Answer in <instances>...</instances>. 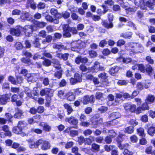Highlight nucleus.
I'll use <instances>...</instances> for the list:
<instances>
[{"mask_svg":"<svg viewBox=\"0 0 155 155\" xmlns=\"http://www.w3.org/2000/svg\"><path fill=\"white\" fill-rule=\"evenodd\" d=\"M24 94V91L21 92L18 95L14 94L12 96V94L10 93L3 94L0 96V103L2 105H5L10 100L11 98V101L12 103H15L18 107L21 106L23 102L21 100H18V97L19 96L20 99H23Z\"/></svg>","mask_w":155,"mask_h":155,"instance_id":"nucleus-1","label":"nucleus"},{"mask_svg":"<svg viewBox=\"0 0 155 155\" xmlns=\"http://www.w3.org/2000/svg\"><path fill=\"white\" fill-rule=\"evenodd\" d=\"M63 36L64 38H69L71 36V34L75 35L78 33L76 28L70 27L68 24H64L62 27Z\"/></svg>","mask_w":155,"mask_h":155,"instance_id":"nucleus-2","label":"nucleus"},{"mask_svg":"<svg viewBox=\"0 0 155 155\" xmlns=\"http://www.w3.org/2000/svg\"><path fill=\"white\" fill-rule=\"evenodd\" d=\"M100 117L99 114H96L91 118L90 121L92 128L96 129L97 127L99 125L102 124L103 119L100 118Z\"/></svg>","mask_w":155,"mask_h":155,"instance_id":"nucleus-3","label":"nucleus"},{"mask_svg":"<svg viewBox=\"0 0 155 155\" xmlns=\"http://www.w3.org/2000/svg\"><path fill=\"white\" fill-rule=\"evenodd\" d=\"M35 144L37 147L39 145H41V148L43 150H49L51 147V145L50 143L48 141L44 140L42 139H40L37 140L34 145L31 144V146L35 147Z\"/></svg>","mask_w":155,"mask_h":155,"instance_id":"nucleus-4","label":"nucleus"},{"mask_svg":"<svg viewBox=\"0 0 155 155\" xmlns=\"http://www.w3.org/2000/svg\"><path fill=\"white\" fill-rule=\"evenodd\" d=\"M146 0H140L139 5L141 9L142 10L147 9V7H148L150 9L153 8V2L150 0H149L145 2Z\"/></svg>","mask_w":155,"mask_h":155,"instance_id":"nucleus-5","label":"nucleus"},{"mask_svg":"<svg viewBox=\"0 0 155 155\" xmlns=\"http://www.w3.org/2000/svg\"><path fill=\"white\" fill-rule=\"evenodd\" d=\"M12 131L13 132L16 134H20L22 136H25L26 134H28L30 132L29 128H27L26 130L24 131L21 129V128L18 127L17 125L13 127L12 128Z\"/></svg>","mask_w":155,"mask_h":155,"instance_id":"nucleus-6","label":"nucleus"},{"mask_svg":"<svg viewBox=\"0 0 155 155\" xmlns=\"http://www.w3.org/2000/svg\"><path fill=\"white\" fill-rule=\"evenodd\" d=\"M2 130L4 132H0V137L2 138L4 137V135L5 136L10 137L12 136V133L10 131L9 126L7 125H4L2 127Z\"/></svg>","mask_w":155,"mask_h":155,"instance_id":"nucleus-7","label":"nucleus"},{"mask_svg":"<svg viewBox=\"0 0 155 155\" xmlns=\"http://www.w3.org/2000/svg\"><path fill=\"white\" fill-rule=\"evenodd\" d=\"M22 28V30L26 37H30L32 35L34 31V27L32 25H26Z\"/></svg>","mask_w":155,"mask_h":155,"instance_id":"nucleus-8","label":"nucleus"},{"mask_svg":"<svg viewBox=\"0 0 155 155\" xmlns=\"http://www.w3.org/2000/svg\"><path fill=\"white\" fill-rule=\"evenodd\" d=\"M65 121L68 122L70 124L72 125V126H71V128L75 129L78 128V120L74 117L71 116L70 117H67L65 119Z\"/></svg>","mask_w":155,"mask_h":155,"instance_id":"nucleus-9","label":"nucleus"},{"mask_svg":"<svg viewBox=\"0 0 155 155\" xmlns=\"http://www.w3.org/2000/svg\"><path fill=\"white\" fill-rule=\"evenodd\" d=\"M124 107L125 111L131 113H134L136 108V105L132 104L128 102L124 104Z\"/></svg>","mask_w":155,"mask_h":155,"instance_id":"nucleus-10","label":"nucleus"},{"mask_svg":"<svg viewBox=\"0 0 155 155\" xmlns=\"http://www.w3.org/2000/svg\"><path fill=\"white\" fill-rule=\"evenodd\" d=\"M52 91V89L46 87L40 91V94L42 96L45 95V98L51 97L53 95Z\"/></svg>","mask_w":155,"mask_h":155,"instance_id":"nucleus-11","label":"nucleus"},{"mask_svg":"<svg viewBox=\"0 0 155 155\" xmlns=\"http://www.w3.org/2000/svg\"><path fill=\"white\" fill-rule=\"evenodd\" d=\"M22 27L20 25H18L15 28H11L10 30V33L12 35L19 36L21 34Z\"/></svg>","mask_w":155,"mask_h":155,"instance_id":"nucleus-12","label":"nucleus"},{"mask_svg":"<svg viewBox=\"0 0 155 155\" xmlns=\"http://www.w3.org/2000/svg\"><path fill=\"white\" fill-rule=\"evenodd\" d=\"M94 101V97L93 95H91L90 96L86 95L83 97L82 103L83 104L86 105L89 103H93Z\"/></svg>","mask_w":155,"mask_h":155,"instance_id":"nucleus-13","label":"nucleus"},{"mask_svg":"<svg viewBox=\"0 0 155 155\" xmlns=\"http://www.w3.org/2000/svg\"><path fill=\"white\" fill-rule=\"evenodd\" d=\"M125 46L126 50L130 51V55H134L136 53L135 50L134 49V45L133 43L128 42L125 45Z\"/></svg>","mask_w":155,"mask_h":155,"instance_id":"nucleus-14","label":"nucleus"},{"mask_svg":"<svg viewBox=\"0 0 155 155\" xmlns=\"http://www.w3.org/2000/svg\"><path fill=\"white\" fill-rule=\"evenodd\" d=\"M39 125L42 128V130L45 132H50L51 130V127L46 122H41Z\"/></svg>","mask_w":155,"mask_h":155,"instance_id":"nucleus-15","label":"nucleus"},{"mask_svg":"<svg viewBox=\"0 0 155 155\" xmlns=\"http://www.w3.org/2000/svg\"><path fill=\"white\" fill-rule=\"evenodd\" d=\"M24 112L22 110L18 107L16 109V112L14 114L13 117L15 118L18 119H21L23 116Z\"/></svg>","mask_w":155,"mask_h":155,"instance_id":"nucleus-16","label":"nucleus"},{"mask_svg":"<svg viewBox=\"0 0 155 155\" xmlns=\"http://www.w3.org/2000/svg\"><path fill=\"white\" fill-rule=\"evenodd\" d=\"M101 24L103 26L107 29L112 28L114 27V24L112 22H109L106 20H104L101 22Z\"/></svg>","mask_w":155,"mask_h":155,"instance_id":"nucleus-17","label":"nucleus"},{"mask_svg":"<svg viewBox=\"0 0 155 155\" xmlns=\"http://www.w3.org/2000/svg\"><path fill=\"white\" fill-rule=\"evenodd\" d=\"M155 101V97L154 95L149 94L146 97L145 101L150 104H153Z\"/></svg>","mask_w":155,"mask_h":155,"instance_id":"nucleus-18","label":"nucleus"},{"mask_svg":"<svg viewBox=\"0 0 155 155\" xmlns=\"http://www.w3.org/2000/svg\"><path fill=\"white\" fill-rule=\"evenodd\" d=\"M30 58L22 57L21 59V62L27 65L30 66L33 65V63Z\"/></svg>","mask_w":155,"mask_h":155,"instance_id":"nucleus-19","label":"nucleus"},{"mask_svg":"<svg viewBox=\"0 0 155 155\" xmlns=\"http://www.w3.org/2000/svg\"><path fill=\"white\" fill-rule=\"evenodd\" d=\"M147 126L148 127L147 130V134L150 136H153L155 134V127L153 125L150 126H148V124Z\"/></svg>","mask_w":155,"mask_h":155,"instance_id":"nucleus-20","label":"nucleus"},{"mask_svg":"<svg viewBox=\"0 0 155 155\" xmlns=\"http://www.w3.org/2000/svg\"><path fill=\"white\" fill-rule=\"evenodd\" d=\"M133 33L131 31H127L122 33L120 35V37L130 39L132 37Z\"/></svg>","mask_w":155,"mask_h":155,"instance_id":"nucleus-21","label":"nucleus"},{"mask_svg":"<svg viewBox=\"0 0 155 155\" xmlns=\"http://www.w3.org/2000/svg\"><path fill=\"white\" fill-rule=\"evenodd\" d=\"M63 107L67 110V115H69L73 111L72 108L69 104L65 103L63 104Z\"/></svg>","mask_w":155,"mask_h":155,"instance_id":"nucleus-22","label":"nucleus"},{"mask_svg":"<svg viewBox=\"0 0 155 155\" xmlns=\"http://www.w3.org/2000/svg\"><path fill=\"white\" fill-rule=\"evenodd\" d=\"M137 134L140 137H145L146 134L145 133L144 129L142 127L138 128L137 129Z\"/></svg>","mask_w":155,"mask_h":155,"instance_id":"nucleus-23","label":"nucleus"},{"mask_svg":"<svg viewBox=\"0 0 155 155\" xmlns=\"http://www.w3.org/2000/svg\"><path fill=\"white\" fill-rule=\"evenodd\" d=\"M58 70H59L56 71L54 72V76L57 78L58 79H60L62 78L63 71L61 69Z\"/></svg>","mask_w":155,"mask_h":155,"instance_id":"nucleus-24","label":"nucleus"},{"mask_svg":"<svg viewBox=\"0 0 155 155\" xmlns=\"http://www.w3.org/2000/svg\"><path fill=\"white\" fill-rule=\"evenodd\" d=\"M125 135L122 134H120L117 137L116 141L117 142L118 147L121 144V142L123 141V137Z\"/></svg>","mask_w":155,"mask_h":155,"instance_id":"nucleus-25","label":"nucleus"},{"mask_svg":"<svg viewBox=\"0 0 155 155\" xmlns=\"http://www.w3.org/2000/svg\"><path fill=\"white\" fill-rule=\"evenodd\" d=\"M18 127L21 128V129L24 131V130H27V128L26 129H25L24 128L26 127L27 124L24 120H20L18 122L17 124Z\"/></svg>","mask_w":155,"mask_h":155,"instance_id":"nucleus-26","label":"nucleus"},{"mask_svg":"<svg viewBox=\"0 0 155 155\" xmlns=\"http://www.w3.org/2000/svg\"><path fill=\"white\" fill-rule=\"evenodd\" d=\"M119 71V68L117 66H114L111 67L109 71V73L112 75L114 74L117 73Z\"/></svg>","mask_w":155,"mask_h":155,"instance_id":"nucleus-27","label":"nucleus"},{"mask_svg":"<svg viewBox=\"0 0 155 155\" xmlns=\"http://www.w3.org/2000/svg\"><path fill=\"white\" fill-rule=\"evenodd\" d=\"M94 137L92 136H90L89 137L85 138L84 144L91 145L92 141L94 140Z\"/></svg>","mask_w":155,"mask_h":155,"instance_id":"nucleus-28","label":"nucleus"},{"mask_svg":"<svg viewBox=\"0 0 155 155\" xmlns=\"http://www.w3.org/2000/svg\"><path fill=\"white\" fill-rule=\"evenodd\" d=\"M99 63L98 61H95L94 63V65L91 68V70L93 72H97L99 71L98 70Z\"/></svg>","mask_w":155,"mask_h":155,"instance_id":"nucleus-29","label":"nucleus"},{"mask_svg":"<svg viewBox=\"0 0 155 155\" xmlns=\"http://www.w3.org/2000/svg\"><path fill=\"white\" fill-rule=\"evenodd\" d=\"M67 99L70 101H74L75 97L74 93L72 92H68L66 95Z\"/></svg>","mask_w":155,"mask_h":155,"instance_id":"nucleus-30","label":"nucleus"},{"mask_svg":"<svg viewBox=\"0 0 155 155\" xmlns=\"http://www.w3.org/2000/svg\"><path fill=\"white\" fill-rule=\"evenodd\" d=\"M10 89L9 84L5 82L2 85V89L3 92H6L7 91H9Z\"/></svg>","mask_w":155,"mask_h":155,"instance_id":"nucleus-31","label":"nucleus"},{"mask_svg":"<svg viewBox=\"0 0 155 155\" xmlns=\"http://www.w3.org/2000/svg\"><path fill=\"white\" fill-rule=\"evenodd\" d=\"M152 147L151 146H149L147 147L145 149V152L147 154H152V155H153V154H154L155 155V150L153 151H152Z\"/></svg>","mask_w":155,"mask_h":155,"instance_id":"nucleus-32","label":"nucleus"},{"mask_svg":"<svg viewBox=\"0 0 155 155\" xmlns=\"http://www.w3.org/2000/svg\"><path fill=\"white\" fill-rule=\"evenodd\" d=\"M5 117L7 121H8V123H13V120H12L13 116L11 114L9 113H6L5 114Z\"/></svg>","mask_w":155,"mask_h":155,"instance_id":"nucleus-33","label":"nucleus"},{"mask_svg":"<svg viewBox=\"0 0 155 155\" xmlns=\"http://www.w3.org/2000/svg\"><path fill=\"white\" fill-rule=\"evenodd\" d=\"M14 47L17 50H21L23 49L24 47L21 42L17 41L15 44Z\"/></svg>","mask_w":155,"mask_h":155,"instance_id":"nucleus-34","label":"nucleus"},{"mask_svg":"<svg viewBox=\"0 0 155 155\" xmlns=\"http://www.w3.org/2000/svg\"><path fill=\"white\" fill-rule=\"evenodd\" d=\"M134 128L133 126H129L125 128L124 132L126 133L131 134L134 132Z\"/></svg>","mask_w":155,"mask_h":155,"instance_id":"nucleus-35","label":"nucleus"},{"mask_svg":"<svg viewBox=\"0 0 155 155\" xmlns=\"http://www.w3.org/2000/svg\"><path fill=\"white\" fill-rule=\"evenodd\" d=\"M45 39L42 41V43L45 44L46 43H50L53 39L52 36L51 35H48L46 36Z\"/></svg>","mask_w":155,"mask_h":155,"instance_id":"nucleus-36","label":"nucleus"},{"mask_svg":"<svg viewBox=\"0 0 155 155\" xmlns=\"http://www.w3.org/2000/svg\"><path fill=\"white\" fill-rule=\"evenodd\" d=\"M21 54L22 56H24L25 58H31L32 55L31 53L28 51L26 50H24L22 52Z\"/></svg>","mask_w":155,"mask_h":155,"instance_id":"nucleus-37","label":"nucleus"},{"mask_svg":"<svg viewBox=\"0 0 155 155\" xmlns=\"http://www.w3.org/2000/svg\"><path fill=\"white\" fill-rule=\"evenodd\" d=\"M45 18L47 21H49L51 23H54L55 24L56 19H54L52 16L49 15H46L45 16Z\"/></svg>","mask_w":155,"mask_h":155,"instance_id":"nucleus-38","label":"nucleus"},{"mask_svg":"<svg viewBox=\"0 0 155 155\" xmlns=\"http://www.w3.org/2000/svg\"><path fill=\"white\" fill-rule=\"evenodd\" d=\"M53 17L54 18V19L57 20L56 21L55 24H58L59 22V19L61 18V13L58 12V11L57 12H56V13L53 16Z\"/></svg>","mask_w":155,"mask_h":155,"instance_id":"nucleus-39","label":"nucleus"},{"mask_svg":"<svg viewBox=\"0 0 155 155\" xmlns=\"http://www.w3.org/2000/svg\"><path fill=\"white\" fill-rule=\"evenodd\" d=\"M40 39L39 38H36L33 41V43L35 48H39L40 47Z\"/></svg>","mask_w":155,"mask_h":155,"instance_id":"nucleus-40","label":"nucleus"},{"mask_svg":"<svg viewBox=\"0 0 155 155\" xmlns=\"http://www.w3.org/2000/svg\"><path fill=\"white\" fill-rule=\"evenodd\" d=\"M35 24L37 27L40 28H42L46 26V23L44 21H36Z\"/></svg>","mask_w":155,"mask_h":155,"instance_id":"nucleus-41","label":"nucleus"},{"mask_svg":"<svg viewBox=\"0 0 155 155\" xmlns=\"http://www.w3.org/2000/svg\"><path fill=\"white\" fill-rule=\"evenodd\" d=\"M42 64L45 66L48 67L51 65V61L49 59L47 58L42 61Z\"/></svg>","mask_w":155,"mask_h":155,"instance_id":"nucleus-42","label":"nucleus"},{"mask_svg":"<svg viewBox=\"0 0 155 155\" xmlns=\"http://www.w3.org/2000/svg\"><path fill=\"white\" fill-rule=\"evenodd\" d=\"M153 70V69L152 67L149 64H147L146 65V68L145 69V72L148 74H150L152 73Z\"/></svg>","mask_w":155,"mask_h":155,"instance_id":"nucleus-43","label":"nucleus"},{"mask_svg":"<svg viewBox=\"0 0 155 155\" xmlns=\"http://www.w3.org/2000/svg\"><path fill=\"white\" fill-rule=\"evenodd\" d=\"M148 104H149L146 102L143 103L141 106H140L142 109V110H148L150 109Z\"/></svg>","mask_w":155,"mask_h":155,"instance_id":"nucleus-44","label":"nucleus"},{"mask_svg":"<svg viewBox=\"0 0 155 155\" xmlns=\"http://www.w3.org/2000/svg\"><path fill=\"white\" fill-rule=\"evenodd\" d=\"M70 16V13L67 11L62 12L61 13V18L63 17L65 19H67Z\"/></svg>","mask_w":155,"mask_h":155,"instance_id":"nucleus-45","label":"nucleus"},{"mask_svg":"<svg viewBox=\"0 0 155 155\" xmlns=\"http://www.w3.org/2000/svg\"><path fill=\"white\" fill-rule=\"evenodd\" d=\"M53 67L57 69H61V65L58 61H55L53 62Z\"/></svg>","mask_w":155,"mask_h":155,"instance_id":"nucleus-46","label":"nucleus"},{"mask_svg":"<svg viewBox=\"0 0 155 155\" xmlns=\"http://www.w3.org/2000/svg\"><path fill=\"white\" fill-rule=\"evenodd\" d=\"M138 70L141 72L144 73L145 72V68L142 64H138Z\"/></svg>","mask_w":155,"mask_h":155,"instance_id":"nucleus-47","label":"nucleus"},{"mask_svg":"<svg viewBox=\"0 0 155 155\" xmlns=\"http://www.w3.org/2000/svg\"><path fill=\"white\" fill-rule=\"evenodd\" d=\"M95 140L97 143H104V138L103 136H99L96 137L95 139Z\"/></svg>","mask_w":155,"mask_h":155,"instance_id":"nucleus-48","label":"nucleus"},{"mask_svg":"<svg viewBox=\"0 0 155 155\" xmlns=\"http://www.w3.org/2000/svg\"><path fill=\"white\" fill-rule=\"evenodd\" d=\"M85 138L82 136H80V137H78V144L80 145H81L83 143L85 142Z\"/></svg>","mask_w":155,"mask_h":155,"instance_id":"nucleus-49","label":"nucleus"},{"mask_svg":"<svg viewBox=\"0 0 155 155\" xmlns=\"http://www.w3.org/2000/svg\"><path fill=\"white\" fill-rule=\"evenodd\" d=\"M91 148L94 150L98 151L100 149V146L96 143H94L91 144Z\"/></svg>","mask_w":155,"mask_h":155,"instance_id":"nucleus-50","label":"nucleus"},{"mask_svg":"<svg viewBox=\"0 0 155 155\" xmlns=\"http://www.w3.org/2000/svg\"><path fill=\"white\" fill-rule=\"evenodd\" d=\"M129 123L131 125V126H133L134 127L138 125V123L136 120L131 119L129 121Z\"/></svg>","mask_w":155,"mask_h":155,"instance_id":"nucleus-51","label":"nucleus"},{"mask_svg":"<svg viewBox=\"0 0 155 155\" xmlns=\"http://www.w3.org/2000/svg\"><path fill=\"white\" fill-rule=\"evenodd\" d=\"M37 113L42 114L44 112L45 110L44 107L41 106H39L36 108Z\"/></svg>","mask_w":155,"mask_h":155,"instance_id":"nucleus-52","label":"nucleus"},{"mask_svg":"<svg viewBox=\"0 0 155 155\" xmlns=\"http://www.w3.org/2000/svg\"><path fill=\"white\" fill-rule=\"evenodd\" d=\"M140 120L143 123H146L148 121V116L146 114H144L141 116Z\"/></svg>","mask_w":155,"mask_h":155,"instance_id":"nucleus-53","label":"nucleus"},{"mask_svg":"<svg viewBox=\"0 0 155 155\" xmlns=\"http://www.w3.org/2000/svg\"><path fill=\"white\" fill-rule=\"evenodd\" d=\"M53 48L55 49H57L59 50L60 49H64V46L61 44H54L53 46Z\"/></svg>","mask_w":155,"mask_h":155,"instance_id":"nucleus-54","label":"nucleus"},{"mask_svg":"<svg viewBox=\"0 0 155 155\" xmlns=\"http://www.w3.org/2000/svg\"><path fill=\"white\" fill-rule=\"evenodd\" d=\"M78 130H71L69 133V135L72 137H74L78 135Z\"/></svg>","mask_w":155,"mask_h":155,"instance_id":"nucleus-55","label":"nucleus"},{"mask_svg":"<svg viewBox=\"0 0 155 155\" xmlns=\"http://www.w3.org/2000/svg\"><path fill=\"white\" fill-rule=\"evenodd\" d=\"M38 36L43 38H45L47 36V32L45 30H41L39 32Z\"/></svg>","mask_w":155,"mask_h":155,"instance_id":"nucleus-56","label":"nucleus"},{"mask_svg":"<svg viewBox=\"0 0 155 155\" xmlns=\"http://www.w3.org/2000/svg\"><path fill=\"white\" fill-rule=\"evenodd\" d=\"M128 84L127 81L125 80H119L117 84L119 86L126 85Z\"/></svg>","mask_w":155,"mask_h":155,"instance_id":"nucleus-57","label":"nucleus"},{"mask_svg":"<svg viewBox=\"0 0 155 155\" xmlns=\"http://www.w3.org/2000/svg\"><path fill=\"white\" fill-rule=\"evenodd\" d=\"M99 78L104 80H105L107 79V76L106 75V74L105 72L101 73L98 75Z\"/></svg>","mask_w":155,"mask_h":155,"instance_id":"nucleus-58","label":"nucleus"},{"mask_svg":"<svg viewBox=\"0 0 155 155\" xmlns=\"http://www.w3.org/2000/svg\"><path fill=\"white\" fill-rule=\"evenodd\" d=\"M107 44V41L104 39L100 41L99 44V46L101 48H104Z\"/></svg>","mask_w":155,"mask_h":155,"instance_id":"nucleus-59","label":"nucleus"},{"mask_svg":"<svg viewBox=\"0 0 155 155\" xmlns=\"http://www.w3.org/2000/svg\"><path fill=\"white\" fill-rule=\"evenodd\" d=\"M129 146V144L128 143H126L125 144L122 145L121 144L118 147L121 150L127 149V148Z\"/></svg>","mask_w":155,"mask_h":155,"instance_id":"nucleus-60","label":"nucleus"},{"mask_svg":"<svg viewBox=\"0 0 155 155\" xmlns=\"http://www.w3.org/2000/svg\"><path fill=\"white\" fill-rule=\"evenodd\" d=\"M130 140L133 143H136L138 141V138L135 135H133L130 137Z\"/></svg>","mask_w":155,"mask_h":155,"instance_id":"nucleus-61","label":"nucleus"},{"mask_svg":"<svg viewBox=\"0 0 155 155\" xmlns=\"http://www.w3.org/2000/svg\"><path fill=\"white\" fill-rule=\"evenodd\" d=\"M8 80L13 84H16V81L15 78L12 76H9L8 78Z\"/></svg>","mask_w":155,"mask_h":155,"instance_id":"nucleus-62","label":"nucleus"},{"mask_svg":"<svg viewBox=\"0 0 155 155\" xmlns=\"http://www.w3.org/2000/svg\"><path fill=\"white\" fill-rule=\"evenodd\" d=\"M74 144V143L73 141H71L67 142L65 144V147L66 149L70 148L72 147Z\"/></svg>","mask_w":155,"mask_h":155,"instance_id":"nucleus-63","label":"nucleus"},{"mask_svg":"<svg viewBox=\"0 0 155 155\" xmlns=\"http://www.w3.org/2000/svg\"><path fill=\"white\" fill-rule=\"evenodd\" d=\"M136 87L137 90L140 91H141L144 88L143 84L140 82H138L137 83Z\"/></svg>","mask_w":155,"mask_h":155,"instance_id":"nucleus-64","label":"nucleus"}]
</instances>
